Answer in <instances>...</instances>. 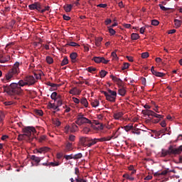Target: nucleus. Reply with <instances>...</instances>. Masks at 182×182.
Instances as JSON below:
<instances>
[{"mask_svg":"<svg viewBox=\"0 0 182 182\" xmlns=\"http://www.w3.org/2000/svg\"><path fill=\"white\" fill-rule=\"evenodd\" d=\"M51 100H55V102H56L57 100H62V96L57 94L56 92H53L51 94Z\"/></svg>","mask_w":182,"mask_h":182,"instance_id":"obj_16","label":"nucleus"},{"mask_svg":"<svg viewBox=\"0 0 182 182\" xmlns=\"http://www.w3.org/2000/svg\"><path fill=\"white\" fill-rule=\"evenodd\" d=\"M123 114L122 112H116L114 113L113 117L114 119L119 120L120 118H122Z\"/></svg>","mask_w":182,"mask_h":182,"instance_id":"obj_25","label":"nucleus"},{"mask_svg":"<svg viewBox=\"0 0 182 182\" xmlns=\"http://www.w3.org/2000/svg\"><path fill=\"white\" fill-rule=\"evenodd\" d=\"M112 57H113V60H117V55L115 52L112 53Z\"/></svg>","mask_w":182,"mask_h":182,"instance_id":"obj_62","label":"nucleus"},{"mask_svg":"<svg viewBox=\"0 0 182 182\" xmlns=\"http://www.w3.org/2000/svg\"><path fill=\"white\" fill-rule=\"evenodd\" d=\"M118 93H119V95H120V96H122V97L125 96V95H126L125 88L124 87H121L120 89H119Z\"/></svg>","mask_w":182,"mask_h":182,"instance_id":"obj_29","label":"nucleus"},{"mask_svg":"<svg viewBox=\"0 0 182 182\" xmlns=\"http://www.w3.org/2000/svg\"><path fill=\"white\" fill-rule=\"evenodd\" d=\"M74 160H78L82 158V154L81 153L76 154L75 155L73 156Z\"/></svg>","mask_w":182,"mask_h":182,"instance_id":"obj_41","label":"nucleus"},{"mask_svg":"<svg viewBox=\"0 0 182 182\" xmlns=\"http://www.w3.org/2000/svg\"><path fill=\"white\" fill-rule=\"evenodd\" d=\"M68 46L72 47H77L79 46V44L75 42H70V43H68Z\"/></svg>","mask_w":182,"mask_h":182,"instance_id":"obj_57","label":"nucleus"},{"mask_svg":"<svg viewBox=\"0 0 182 182\" xmlns=\"http://www.w3.org/2000/svg\"><path fill=\"white\" fill-rule=\"evenodd\" d=\"M73 5L72 4H67V6H64V11L65 12L69 13L70 11H72Z\"/></svg>","mask_w":182,"mask_h":182,"instance_id":"obj_31","label":"nucleus"},{"mask_svg":"<svg viewBox=\"0 0 182 182\" xmlns=\"http://www.w3.org/2000/svg\"><path fill=\"white\" fill-rule=\"evenodd\" d=\"M143 112H144V115L151 116L153 117L158 118V119H163V117H164V116H162L159 114H156L154 111H151V110H145V111H143Z\"/></svg>","mask_w":182,"mask_h":182,"instance_id":"obj_7","label":"nucleus"},{"mask_svg":"<svg viewBox=\"0 0 182 182\" xmlns=\"http://www.w3.org/2000/svg\"><path fill=\"white\" fill-rule=\"evenodd\" d=\"M124 128L125 129L126 132H129L134 128V127H132V125H126L125 127H124Z\"/></svg>","mask_w":182,"mask_h":182,"instance_id":"obj_48","label":"nucleus"},{"mask_svg":"<svg viewBox=\"0 0 182 182\" xmlns=\"http://www.w3.org/2000/svg\"><path fill=\"white\" fill-rule=\"evenodd\" d=\"M139 38V36L138 33H132L131 34V39H132V41H137Z\"/></svg>","mask_w":182,"mask_h":182,"instance_id":"obj_37","label":"nucleus"},{"mask_svg":"<svg viewBox=\"0 0 182 182\" xmlns=\"http://www.w3.org/2000/svg\"><path fill=\"white\" fill-rule=\"evenodd\" d=\"M102 94L105 95V99L110 102H115L117 98V92L108 90V92L106 91H102Z\"/></svg>","mask_w":182,"mask_h":182,"instance_id":"obj_5","label":"nucleus"},{"mask_svg":"<svg viewBox=\"0 0 182 182\" xmlns=\"http://www.w3.org/2000/svg\"><path fill=\"white\" fill-rule=\"evenodd\" d=\"M35 114L38 115V116H43V112L42 110L40 109H35Z\"/></svg>","mask_w":182,"mask_h":182,"instance_id":"obj_43","label":"nucleus"},{"mask_svg":"<svg viewBox=\"0 0 182 182\" xmlns=\"http://www.w3.org/2000/svg\"><path fill=\"white\" fill-rule=\"evenodd\" d=\"M33 77H34L36 80H40L41 78V75L38 73H34V76Z\"/></svg>","mask_w":182,"mask_h":182,"instance_id":"obj_54","label":"nucleus"},{"mask_svg":"<svg viewBox=\"0 0 182 182\" xmlns=\"http://www.w3.org/2000/svg\"><path fill=\"white\" fill-rule=\"evenodd\" d=\"M103 38H102V37H98L96 38L95 43L97 47H100L101 46V42Z\"/></svg>","mask_w":182,"mask_h":182,"instance_id":"obj_36","label":"nucleus"},{"mask_svg":"<svg viewBox=\"0 0 182 182\" xmlns=\"http://www.w3.org/2000/svg\"><path fill=\"white\" fill-rule=\"evenodd\" d=\"M28 7L29 8V9H31V11L36 10L38 11H40V10L41 9V5H40L39 2H35L33 4H31V5L28 6Z\"/></svg>","mask_w":182,"mask_h":182,"instance_id":"obj_10","label":"nucleus"},{"mask_svg":"<svg viewBox=\"0 0 182 182\" xmlns=\"http://www.w3.org/2000/svg\"><path fill=\"white\" fill-rule=\"evenodd\" d=\"M122 178H126V180H129L131 181H134V177L131 176L130 175H129L127 173L122 175Z\"/></svg>","mask_w":182,"mask_h":182,"instance_id":"obj_32","label":"nucleus"},{"mask_svg":"<svg viewBox=\"0 0 182 182\" xmlns=\"http://www.w3.org/2000/svg\"><path fill=\"white\" fill-rule=\"evenodd\" d=\"M13 104H14V102H11V101H8V102H4V105H5V106H11V105H12Z\"/></svg>","mask_w":182,"mask_h":182,"instance_id":"obj_61","label":"nucleus"},{"mask_svg":"<svg viewBox=\"0 0 182 182\" xmlns=\"http://www.w3.org/2000/svg\"><path fill=\"white\" fill-rule=\"evenodd\" d=\"M151 26H159V21L158 20H151Z\"/></svg>","mask_w":182,"mask_h":182,"instance_id":"obj_55","label":"nucleus"},{"mask_svg":"<svg viewBox=\"0 0 182 182\" xmlns=\"http://www.w3.org/2000/svg\"><path fill=\"white\" fill-rule=\"evenodd\" d=\"M87 70L88 73H92L95 71H96V68L94 67H88Z\"/></svg>","mask_w":182,"mask_h":182,"instance_id":"obj_47","label":"nucleus"},{"mask_svg":"<svg viewBox=\"0 0 182 182\" xmlns=\"http://www.w3.org/2000/svg\"><path fill=\"white\" fill-rule=\"evenodd\" d=\"M63 19H64V21H70V17H69L67 15H63Z\"/></svg>","mask_w":182,"mask_h":182,"instance_id":"obj_64","label":"nucleus"},{"mask_svg":"<svg viewBox=\"0 0 182 182\" xmlns=\"http://www.w3.org/2000/svg\"><path fill=\"white\" fill-rule=\"evenodd\" d=\"M148 57H149V54L148 53H142V58L146 59Z\"/></svg>","mask_w":182,"mask_h":182,"instance_id":"obj_59","label":"nucleus"},{"mask_svg":"<svg viewBox=\"0 0 182 182\" xmlns=\"http://www.w3.org/2000/svg\"><path fill=\"white\" fill-rule=\"evenodd\" d=\"M173 23H175V27L176 28H178L181 27V25H182V21L178 19L173 20Z\"/></svg>","mask_w":182,"mask_h":182,"instance_id":"obj_26","label":"nucleus"},{"mask_svg":"<svg viewBox=\"0 0 182 182\" xmlns=\"http://www.w3.org/2000/svg\"><path fill=\"white\" fill-rule=\"evenodd\" d=\"M42 159H43L42 157L36 156V155H31V160L36 163L35 164V166H38L39 163L40 161H41Z\"/></svg>","mask_w":182,"mask_h":182,"instance_id":"obj_14","label":"nucleus"},{"mask_svg":"<svg viewBox=\"0 0 182 182\" xmlns=\"http://www.w3.org/2000/svg\"><path fill=\"white\" fill-rule=\"evenodd\" d=\"M46 85H47V86H50L52 88H53V90H56L57 87H58V85L50 82H47Z\"/></svg>","mask_w":182,"mask_h":182,"instance_id":"obj_28","label":"nucleus"},{"mask_svg":"<svg viewBox=\"0 0 182 182\" xmlns=\"http://www.w3.org/2000/svg\"><path fill=\"white\" fill-rule=\"evenodd\" d=\"M46 62H47V64L51 65L53 63V59L50 56H47Z\"/></svg>","mask_w":182,"mask_h":182,"instance_id":"obj_42","label":"nucleus"},{"mask_svg":"<svg viewBox=\"0 0 182 182\" xmlns=\"http://www.w3.org/2000/svg\"><path fill=\"white\" fill-rule=\"evenodd\" d=\"M146 31V27H141L140 29H139V33L141 34H144V31Z\"/></svg>","mask_w":182,"mask_h":182,"instance_id":"obj_63","label":"nucleus"},{"mask_svg":"<svg viewBox=\"0 0 182 182\" xmlns=\"http://www.w3.org/2000/svg\"><path fill=\"white\" fill-rule=\"evenodd\" d=\"M49 166H51L52 167H56L60 166V163L58 162H49L48 163Z\"/></svg>","mask_w":182,"mask_h":182,"instance_id":"obj_45","label":"nucleus"},{"mask_svg":"<svg viewBox=\"0 0 182 182\" xmlns=\"http://www.w3.org/2000/svg\"><path fill=\"white\" fill-rule=\"evenodd\" d=\"M68 64V58L67 57H64L63 60L60 63V66H65Z\"/></svg>","mask_w":182,"mask_h":182,"instance_id":"obj_38","label":"nucleus"},{"mask_svg":"<svg viewBox=\"0 0 182 182\" xmlns=\"http://www.w3.org/2000/svg\"><path fill=\"white\" fill-rule=\"evenodd\" d=\"M80 90L77 89V87H74L70 91H69V93H70L73 95H80Z\"/></svg>","mask_w":182,"mask_h":182,"instance_id":"obj_20","label":"nucleus"},{"mask_svg":"<svg viewBox=\"0 0 182 182\" xmlns=\"http://www.w3.org/2000/svg\"><path fill=\"white\" fill-rule=\"evenodd\" d=\"M64 159H65V160L68 161V160L74 159V157L73 156V154L64 155Z\"/></svg>","mask_w":182,"mask_h":182,"instance_id":"obj_44","label":"nucleus"},{"mask_svg":"<svg viewBox=\"0 0 182 182\" xmlns=\"http://www.w3.org/2000/svg\"><path fill=\"white\" fill-rule=\"evenodd\" d=\"M4 118H5V114L2 112H0V122H2V121H4Z\"/></svg>","mask_w":182,"mask_h":182,"instance_id":"obj_60","label":"nucleus"},{"mask_svg":"<svg viewBox=\"0 0 182 182\" xmlns=\"http://www.w3.org/2000/svg\"><path fill=\"white\" fill-rule=\"evenodd\" d=\"M75 124L79 126H82L85 124H91V121H90V119H88L87 118L85 117L82 114L79 113L76 117Z\"/></svg>","mask_w":182,"mask_h":182,"instance_id":"obj_6","label":"nucleus"},{"mask_svg":"<svg viewBox=\"0 0 182 182\" xmlns=\"http://www.w3.org/2000/svg\"><path fill=\"white\" fill-rule=\"evenodd\" d=\"M182 151V146H179L178 148L176 149L173 146H170L168 150L162 149L161 154L162 156H166L171 154H179Z\"/></svg>","mask_w":182,"mask_h":182,"instance_id":"obj_4","label":"nucleus"},{"mask_svg":"<svg viewBox=\"0 0 182 182\" xmlns=\"http://www.w3.org/2000/svg\"><path fill=\"white\" fill-rule=\"evenodd\" d=\"M167 173H168V169L165 170V171H162L161 173H155V174H154V176H166V175H167Z\"/></svg>","mask_w":182,"mask_h":182,"instance_id":"obj_33","label":"nucleus"},{"mask_svg":"<svg viewBox=\"0 0 182 182\" xmlns=\"http://www.w3.org/2000/svg\"><path fill=\"white\" fill-rule=\"evenodd\" d=\"M19 74V63H14V67L9 70L5 75V79H4V83L9 82L11 80H14V77Z\"/></svg>","mask_w":182,"mask_h":182,"instance_id":"obj_3","label":"nucleus"},{"mask_svg":"<svg viewBox=\"0 0 182 182\" xmlns=\"http://www.w3.org/2000/svg\"><path fill=\"white\" fill-rule=\"evenodd\" d=\"M36 80H36V77H34L33 75H29V76L26 77L24 82H28L29 86H31V85L36 84Z\"/></svg>","mask_w":182,"mask_h":182,"instance_id":"obj_11","label":"nucleus"},{"mask_svg":"<svg viewBox=\"0 0 182 182\" xmlns=\"http://www.w3.org/2000/svg\"><path fill=\"white\" fill-rule=\"evenodd\" d=\"M50 151V148L48 146L40 147L39 149L35 150V154H45Z\"/></svg>","mask_w":182,"mask_h":182,"instance_id":"obj_12","label":"nucleus"},{"mask_svg":"<svg viewBox=\"0 0 182 182\" xmlns=\"http://www.w3.org/2000/svg\"><path fill=\"white\" fill-rule=\"evenodd\" d=\"M107 74H108V72H106V70H102L101 72H100V77L101 78L105 77Z\"/></svg>","mask_w":182,"mask_h":182,"instance_id":"obj_40","label":"nucleus"},{"mask_svg":"<svg viewBox=\"0 0 182 182\" xmlns=\"http://www.w3.org/2000/svg\"><path fill=\"white\" fill-rule=\"evenodd\" d=\"M97 139L95 138V139H92L90 141H88L86 144V147H91L94 145H95L96 144H97Z\"/></svg>","mask_w":182,"mask_h":182,"instance_id":"obj_19","label":"nucleus"},{"mask_svg":"<svg viewBox=\"0 0 182 182\" xmlns=\"http://www.w3.org/2000/svg\"><path fill=\"white\" fill-rule=\"evenodd\" d=\"M80 103L84 105L85 107H87V106L89 105V102H87V100H86V98L81 99Z\"/></svg>","mask_w":182,"mask_h":182,"instance_id":"obj_30","label":"nucleus"},{"mask_svg":"<svg viewBox=\"0 0 182 182\" xmlns=\"http://www.w3.org/2000/svg\"><path fill=\"white\" fill-rule=\"evenodd\" d=\"M70 59L72 60L73 63L75 62V60L77 59V53H70Z\"/></svg>","mask_w":182,"mask_h":182,"instance_id":"obj_35","label":"nucleus"},{"mask_svg":"<svg viewBox=\"0 0 182 182\" xmlns=\"http://www.w3.org/2000/svg\"><path fill=\"white\" fill-rule=\"evenodd\" d=\"M91 105L92 107L96 108L100 105V102L98 100H92V101H91Z\"/></svg>","mask_w":182,"mask_h":182,"instance_id":"obj_27","label":"nucleus"},{"mask_svg":"<svg viewBox=\"0 0 182 182\" xmlns=\"http://www.w3.org/2000/svg\"><path fill=\"white\" fill-rule=\"evenodd\" d=\"M108 31H109V33H110V36L115 35V31L112 28L109 27Z\"/></svg>","mask_w":182,"mask_h":182,"instance_id":"obj_49","label":"nucleus"},{"mask_svg":"<svg viewBox=\"0 0 182 182\" xmlns=\"http://www.w3.org/2000/svg\"><path fill=\"white\" fill-rule=\"evenodd\" d=\"M75 182H87V180L77 177L75 178Z\"/></svg>","mask_w":182,"mask_h":182,"instance_id":"obj_46","label":"nucleus"},{"mask_svg":"<svg viewBox=\"0 0 182 182\" xmlns=\"http://www.w3.org/2000/svg\"><path fill=\"white\" fill-rule=\"evenodd\" d=\"M46 139V136L43 135V136H40L39 139H38V141L40 143H41V142L44 141Z\"/></svg>","mask_w":182,"mask_h":182,"instance_id":"obj_51","label":"nucleus"},{"mask_svg":"<svg viewBox=\"0 0 182 182\" xmlns=\"http://www.w3.org/2000/svg\"><path fill=\"white\" fill-rule=\"evenodd\" d=\"M23 134H18L17 139L18 141H22L25 140L26 141L32 142L36 137H33L32 135H34L36 133L35 127H27L23 129Z\"/></svg>","mask_w":182,"mask_h":182,"instance_id":"obj_2","label":"nucleus"},{"mask_svg":"<svg viewBox=\"0 0 182 182\" xmlns=\"http://www.w3.org/2000/svg\"><path fill=\"white\" fill-rule=\"evenodd\" d=\"M0 63H5L6 62H9L10 60V55H4L2 54H0Z\"/></svg>","mask_w":182,"mask_h":182,"instance_id":"obj_17","label":"nucleus"},{"mask_svg":"<svg viewBox=\"0 0 182 182\" xmlns=\"http://www.w3.org/2000/svg\"><path fill=\"white\" fill-rule=\"evenodd\" d=\"M93 124L95 125H100L98 126V130H102L103 129V124H100L97 120L93 121Z\"/></svg>","mask_w":182,"mask_h":182,"instance_id":"obj_34","label":"nucleus"},{"mask_svg":"<svg viewBox=\"0 0 182 182\" xmlns=\"http://www.w3.org/2000/svg\"><path fill=\"white\" fill-rule=\"evenodd\" d=\"M92 60L96 63L97 64L103 63V64H108L109 60H106V58L103 57H93Z\"/></svg>","mask_w":182,"mask_h":182,"instance_id":"obj_8","label":"nucleus"},{"mask_svg":"<svg viewBox=\"0 0 182 182\" xmlns=\"http://www.w3.org/2000/svg\"><path fill=\"white\" fill-rule=\"evenodd\" d=\"M48 107H50V109L55 110V112H60V106L56 105L55 103H48Z\"/></svg>","mask_w":182,"mask_h":182,"instance_id":"obj_22","label":"nucleus"},{"mask_svg":"<svg viewBox=\"0 0 182 182\" xmlns=\"http://www.w3.org/2000/svg\"><path fill=\"white\" fill-rule=\"evenodd\" d=\"M129 63H124L122 67H121V70H124L129 68Z\"/></svg>","mask_w":182,"mask_h":182,"instance_id":"obj_53","label":"nucleus"},{"mask_svg":"<svg viewBox=\"0 0 182 182\" xmlns=\"http://www.w3.org/2000/svg\"><path fill=\"white\" fill-rule=\"evenodd\" d=\"M73 151V144L70 142H67L64 148V153H68L69 151Z\"/></svg>","mask_w":182,"mask_h":182,"instance_id":"obj_18","label":"nucleus"},{"mask_svg":"<svg viewBox=\"0 0 182 182\" xmlns=\"http://www.w3.org/2000/svg\"><path fill=\"white\" fill-rule=\"evenodd\" d=\"M150 71L151 72V73H153L154 75L159 77H163L165 75V74L163 73L156 72L154 70V67H151V68H150Z\"/></svg>","mask_w":182,"mask_h":182,"instance_id":"obj_15","label":"nucleus"},{"mask_svg":"<svg viewBox=\"0 0 182 182\" xmlns=\"http://www.w3.org/2000/svg\"><path fill=\"white\" fill-rule=\"evenodd\" d=\"M69 132H70V126L67 125L65 127H64V132L68 134Z\"/></svg>","mask_w":182,"mask_h":182,"instance_id":"obj_52","label":"nucleus"},{"mask_svg":"<svg viewBox=\"0 0 182 182\" xmlns=\"http://www.w3.org/2000/svg\"><path fill=\"white\" fill-rule=\"evenodd\" d=\"M92 139L89 137H84V136H80L79 138V144L80 145L86 147V144L89 141L92 140Z\"/></svg>","mask_w":182,"mask_h":182,"instance_id":"obj_9","label":"nucleus"},{"mask_svg":"<svg viewBox=\"0 0 182 182\" xmlns=\"http://www.w3.org/2000/svg\"><path fill=\"white\" fill-rule=\"evenodd\" d=\"M159 7H160V9H161V11H167L172 10V9L166 8V7L164 6L163 4H159Z\"/></svg>","mask_w":182,"mask_h":182,"instance_id":"obj_39","label":"nucleus"},{"mask_svg":"<svg viewBox=\"0 0 182 182\" xmlns=\"http://www.w3.org/2000/svg\"><path fill=\"white\" fill-rule=\"evenodd\" d=\"M114 138V135L112 136L102 137L100 139H97V141L103 142V141H109L111 139Z\"/></svg>","mask_w":182,"mask_h":182,"instance_id":"obj_21","label":"nucleus"},{"mask_svg":"<svg viewBox=\"0 0 182 182\" xmlns=\"http://www.w3.org/2000/svg\"><path fill=\"white\" fill-rule=\"evenodd\" d=\"M90 132V128L88 127H84V129H82V133H84L85 134H87Z\"/></svg>","mask_w":182,"mask_h":182,"instance_id":"obj_56","label":"nucleus"},{"mask_svg":"<svg viewBox=\"0 0 182 182\" xmlns=\"http://www.w3.org/2000/svg\"><path fill=\"white\" fill-rule=\"evenodd\" d=\"M29 85V82L23 81V80H21L18 82H12L10 85H4L1 88L4 92L7 93L9 96H19L22 95L23 90H22V87H25Z\"/></svg>","mask_w":182,"mask_h":182,"instance_id":"obj_1","label":"nucleus"},{"mask_svg":"<svg viewBox=\"0 0 182 182\" xmlns=\"http://www.w3.org/2000/svg\"><path fill=\"white\" fill-rule=\"evenodd\" d=\"M69 141H74L75 140V136L74 135H69V138H68Z\"/></svg>","mask_w":182,"mask_h":182,"instance_id":"obj_58","label":"nucleus"},{"mask_svg":"<svg viewBox=\"0 0 182 182\" xmlns=\"http://www.w3.org/2000/svg\"><path fill=\"white\" fill-rule=\"evenodd\" d=\"M73 102H74V103H75L76 105H79V103L80 102V100H79L77 97H73L72 98Z\"/></svg>","mask_w":182,"mask_h":182,"instance_id":"obj_50","label":"nucleus"},{"mask_svg":"<svg viewBox=\"0 0 182 182\" xmlns=\"http://www.w3.org/2000/svg\"><path fill=\"white\" fill-rule=\"evenodd\" d=\"M165 132H168L167 133V134L170 135L171 133V131H170V128L162 129L161 130L158 132L157 134L158 136H160V134H164Z\"/></svg>","mask_w":182,"mask_h":182,"instance_id":"obj_23","label":"nucleus"},{"mask_svg":"<svg viewBox=\"0 0 182 182\" xmlns=\"http://www.w3.org/2000/svg\"><path fill=\"white\" fill-rule=\"evenodd\" d=\"M70 133H74L77 131V126L75 123L72 124V127L70 126Z\"/></svg>","mask_w":182,"mask_h":182,"instance_id":"obj_24","label":"nucleus"},{"mask_svg":"<svg viewBox=\"0 0 182 182\" xmlns=\"http://www.w3.org/2000/svg\"><path fill=\"white\" fill-rule=\"evenodd\" d=\"M109 77L112 79V80H113L114 82L117 83V85L119 87L122 86V81L121 79L117 78L116 76H114L113 75H111Z\"/></svg>","mask_w":182,"mask_h":182,"instance_id":"obj_13","label":"nucleus"}]
</instances>
